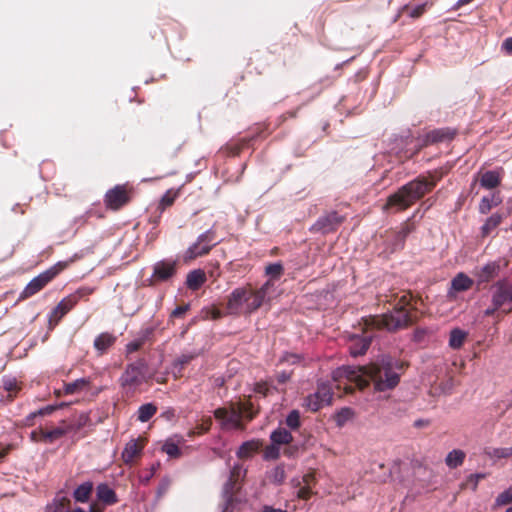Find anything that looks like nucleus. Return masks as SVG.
<instances>
[{"label":"nucleus","instance_id":"obj_1","mask_svg":"<svg viewBox=\"0 0 512 512\" xmlns=\"http://www.w3.org/2000/svg\"><path fill=\"white\" fill-rule=\"evenodd\" d=\"M332 379L338 383V387L344 383L346 393L351 392L352 389L344 381L355 383L359 389H364L371 381L375 392H386L399 384L400 376L390 364L383 363L358 368L342 366L332 372Z\"/></svg>","mask_w":512,"mask_h":512},{"label":"nucleus","instance_id":"obj_2","mask_svg":"<svg viewBox=\"0 0 512 512\" xmlns=\"http://www.w3.org/2000/svg\"><path fill=\"white\" fill-rule=\"evenodd\" d=\"M265 295V287L258 290L251 285L238 287L228 297L227 312L232 315L251 314L262 305Z\"/></svg>","mask_w":512,"mask_h":512},{"label":"nucleus","instance_id":"obj_3","mask_svg":"<svg viewBox=\"0 0 512 512\" xmlns=\"http://www.w3.org/2000/svg\"><path fill=\"white\" fill-rule=\"evenodd\" d=\"M76 259L72 257L65 261H59L47 270L43 271L36 277H34L24 288L22 292V298H28L33 296L42 290L49 282H51L57 275L68 268Z\"/></svg>","mask_w":512,"mask_h":512},{"label":"nucleus","instance_id":"obj_4","mask_svg":"<svg viewBox=\"0 0 512 512\" xmlns=\"http://www.w3.org/2000/svg\"><path fill=\"white\" fill-rule=\"evenodd\" d=\"M409 322V315L403 308L396 309L391 313L380 316H370L365 319V325L371 329L395 331L406 327Z\"/></svg>","mask_w":512,"mask_h":512},{"label":"nucleus","instance_id":"obj_5","mask_svg":"<svg viewBox=\"0 0 512 512\" xmlns=\"http://www.w3.org/2000/svg\"><path fill=\"white\" fill-rule=\"evenodd\" d=\"M491 293L492 307L485 310L486 316L493 315L497 310L505 313L512 311V283L499 280L491 287Z\"/></svg>","mask_w":512,"mask_h":512},{"label":"nucleus","instance_id":"obj_6","mask_svg":"<svg viewBox=\"0 0 512 512\" xmlns=\"http://www.w3.org/2000/svg\"><path fill=\"white\" fill-rule=\"evenodd\" d=\"M246 406L231 404L229 408H218L215 410L214 416L220 422L223 429L242 430L244 428L242 418Z\"/></svg>","mask_w":512,"mask_h":512},{"label":"nucleus","instance_id":"obj_7","mask_svg":"<svg viewBox=\"0 0 512 512\" xmlns=\"http://www.w3.org/2000/svg\"><path fill=\"white\" fill-rule=\"evenodd\" d=\"M133 194V187L129 184L116 185L106 192L104 204L107 209L119 210L131 201Z\"/></svg>","mask_w":512,"mask_h":512},{"label":"nucleus","instance_id":"obj_8","mask_svg":"<svg viewBox=\"0 0 512 512\" xmlns=\"http://www.w3.org/2000/svg\"><path fill=\"white\" fill-rule=\"evenodd\" d=\"M216 244L213 231L208 230L202 233L184 252L183 261L188 263L198 257L207 255Z\"/></svg>","mask_w":512,"mask_h":512},{"label":"nucleus","instance_id":"obj_9","mask_svg":"<svg viewBox=\"0 0 512 512\" xmlns=\"http://www.w3.org/2000/svg\"><path fill=\"white\" fill-rule=\"evenodd\" d=\"M90 293H92V289L79 288L74 293L63 298L49 316L50 325H57L61 318L72 310L84 295Z\"/></svg>","mask_w":512,"mask_h":512},{"label":"nucleus","instance_id":"obj_10","mask_svg":"<svg viewBox=\"0 0 512 512\" xmlns=\"http://www.w3.org/2000/svg\"><path fill=\"white\" fill-rule=\"evenodd\" d=\"M333 400V392L329 384L319 383L315 393L308 395L305 399L304 406L316 412L325 406L331 405Z\"/></svg>","mask_w":512,"mask_h":512},{"label":"nucleus","instance_id":"obj_11","mask_svg":"<svg viewBox=\"0 0 512 512\" xmlns=\"http://www.w3.org/2000/svg\"><path fill=\"white\" fill-rule=\"evenodd\" d=\"M344 218L336 212H330L320 217L311 227L312 231L321 232L323 234L332 232L343 222Z\"/></svg>","mask_w":512,"mask_h":512},{"label":"nucleus","instance_id":"obj_12","mask_svg":"<svg viewBox=\"0 0 512 512\" xmlns=\"http://www.w3.org/2000/svg\"><path fill=\"white\" fill-rule=\"evenodd\" d=\"M403 187L405 188L410 199L414 203L416 200L423 197L434 187V182H429L425 179H417L409 182Z\"/></svg>","mask_w":512,"mask_h":512},{"label":"nucleus","instance_id":"obj_13","mask_svg":"<svg viewBox=\"0 0 512 512\" xmlns=\"http://www.w3.org/2000/svg\"><path fill=\"white\" fill-rule=\"evenodd\" d=\"M413 204L407 191L404 187H401L396 193L391 195L383 209L388 210L389 208L396 207L398 210H405Z\"/></svg>","mask_w":512,"mask_h":512},{"label":"nucleus","instance_id":"obj_14","mask_svg":"<svg viewBox=\"0 0 512 512\" xmlns=\"http://www.w3.org/2000/svg\"><path fill=\"white\" fill-rule=\"evenodd\" d=\"M123 387L134 389L143 383V371L139 366H129L121 377Z\"/></svg>","mask_w":512,"mask_h":512},{"label":"nucleus","instance_id":"obj_15","mask_svg":"<svg viewBox=\"0 0 512 512\" xmlns=\"http://www.w3.org/2000/svg\"><path fill=\"white\" fill-rule=\"evenodd\" d=\"M67 433V429L57 427L52 430L38 429L31 433V439L36 442L52 443Z\"/></svg>","mask_w":512,"mask_h":512},{"label":"nucleus","instance_id":"obj_16","mask_svg":"<svg viewBox=\"0 0 512 512\" xmlns=\"http://www.w3.org/2000/svg\"><path fill=\"white\" fill-rule=\"evenodd\" d=\"M145 446V440L141 437L131 439L122 452V459L125 463H132L134 459L140 455Z\"/></svg>","mask_w":512,"mask_h":512},{"label":"nucleus","instance_id":"obj_17","mask_svg":"<svg viewBox=\"0 0 512 512\" xmlns=\"http://www.w3.org/2000/svg\"><path fill=\"white\" fill-rule=\"evenodd\" d=\"M176 272V263L174 261H160L155 264L153 277L156 280L165 281L171 278Z\"/></svg>","mask_w":512,"mask_h":512},{"label":"nucleus","instance_id":"obj_18","mask_svg":"<svg viewBox=\"0 0 512 512\" xmlns=\"http://www.w3.org/2000/svg\"><path fill=\"white\" fill-rule=\"evenodd\" d=\"M97 499L104 505H113L118 502L115 491L107 484H99L96 488Z\"/></svg>","mask_w":512,"mask_h":512},{"label":"nucleus","instance_id":"obj_19","mask_svg":"<svg viewBox=\"0 0 512 512\" xmlns=\"http://www.w3.org/2000/svg\"><path fill=\"white\" fill-rule=\"evenodd\" d=\"M499 273V265L496 262H490L479 269L475 275L478 283H486L494 279Z\"/></svg>","mask_w":512,"mask_h":512},{"label":"nucleus","instance_id":"obj_20","mask_svg":"<svg viewBox=\"0 0 512 512\" xmlns=\"http://www.w3.org/2000/svg\"><path fill=\"white\" fill-rule=\"evenodd\" d=\"M206 274L201 269H195L188 273L186 285L189 289L196 291L206 282Z\"/></svg>","mask_w":512,"mask_h":512},{"label":"nucleus","instance_id":"obj_21","mask_svg":"<svg viewBox=\"0 0 512 512\" xmlns=\"http://www.w3.org/2000/svg\"><path fill=\"white\" fill-rule=\"evenodd\" d=\"M116 342V336L104 332L98 335L94 340V347L97 351H99L101 354H103L107 349H109L111 346L114 345Z\"/></svg>","mask_w":512,"mask_h":512},{"label":"nucleus","instance_id":"obj_22","mask_svg":"<svg viewBox=\"0 0 512 512\" xmlns=\"http://www.w3.org/2000/svg\"><path fill=\"white\" fill-rule=\"evenodd\" d=\"M370 346V339L367 337H353L349 346L350 354L354 357L363 355Z\"/></svg>","mask_w":512,"mask_h":512},{"label":"nucleus","instance_id":"obj_23","mask_svg":"<svg viewBox=\"0 0 512 512\" xmlns=\"http://www.w3.org/2000/svg\"><path fill=\"white\" fill-rule=\"evenodd\" d=\"M263 443L259 439H253L244 442L238 449L237 455L239 458H248L253 453L257 452L261 447Z\"/></svg>","mask_w":512,"mask_h":512},{"label":"nucleus","instance_id":"obj_24","mask_svg":"<svg viewBox=\"0 0 512 512\" xmlns=\"http://www.w3.org/2000/svg\"><path fill=\"white\" fill-rule=\"evenodd\" d=\"M465 457L466 454L464 451L460 449H454L447 454L445 463L449 468L454 469L463 464Z\"/></svg>","mask_w":512,"mask_h":512},{"label":"nucleus","instance_id":"obj_25","mask_svg":"<svg viewBox=\"0 0 512 512\" xmlns=\"http://www.w3.org/2000/svg\"><path fill=\"white\" fill-rule=\"evenodd\" d=\"M270 440L279 446L286 445L292 442L293 436L285 428H278L271 433Z\"/></svg>","mask_w":512,"mask_h":512},{"label":"nucleus","instance_id":"obj_26","mask_svg":"<svg viewBox=\"0 0 512 512\" xmlns=\"http://www.w3.org/2000/svg\"><path fill=\"white\" fill-rule=\"evenodd\" d=\"M93 489L91 482H85L79 485L73 492V498L77 502L85 503L89 500Z\"/></svg>","mask_w":512,"mask_h":512},{"label":"nucleus","instance_id":"obj_27","mask_svg":"<svg viewBox=\"0 0 512 512\" xmlns=\"http://www.w3.org/2000/svg\"><path fill=\"white\" fill-rule=\"evenodd\" d=\"M451 285L452 289L457 292L466 291L472 287L473 281L464 273H459L453 278Z\"/></svg>","mask_w":512,"mask_h":512},{"label":"nucleus","instance_id":"obj_28","mask_svg":"<svg viewBox=\"0 0 512 512\" xmlns=\"http://www.w3.org/2000/svg\"><path fill=\"white\" fill-rule=\"evenodd\" d=\"M480 183L484 188H495L500 184V175L495 171H487L482 175Z\"/></svg>","mask_w":512,"mask_h":512},{"label":"nucleus","instance_id":"obj_29","mask_svg":"<svg viewBox=\"0 0 512 512\" xmlns=\"http://www.w3.org/2000/svg\"><path fill=\"white\" fill-rule=\"evenodd\" d=\"M354 411L351 408L345 407L337 411L333 419L338 427H343L347 422L353 419Z\"/></svg>","mask_w":512,"mask_h":512},{"label":"nucleus","instance_id":"obj_30","mask_svg":"<svg viewBox=\"0 0 512 512\" xmlns=\"http://www.w3.org/2000/svg\"><path fill=\"white\" fill-rule=\"evenodd\" d=\"M453 136H454V133L450 132L448 130H434V131L429 132L426 135L425 141L427 144L436 143V142L443 141L446 138L451 139V138H453Z\"/></svg>","mask_w":512,"mask_h":512},{"label":"nucleus","instance_id":"obj_31","mask_svg":"<svg viewBox=\"0 0 512 512\" xmlns=\"http://www.w3.org/2000/svg\"><path fill=\"white\" fill-rule=\"evenodd\" d=\"M467 337V333L461 329H453L450 333L449 345L453 349L460 348L465 339Z\"/></svg>","mask_w":512,"mask_h":512},{"label":"nucleus","instance_id":"obj_32","mask_svg":"<svg viewBox=\"0 0 512 512\" xmlns=\"http://www.w3.org/2000/svg\"><path fill=\"white\" fill-rule=\"evenodd\" d=\"M157 412V407L152 403H147L139 407L138 409V420L140 422H147Z\"/></svg>","mask_w":512,"mask_h":512},{"label":"nucleus","instance_id":"obj_33","mask_svg":"<svg viewBox=\"0 0 512 512\" xmlns=\"http://www.w3.org/2000/svg\"><path fill=\"white\" fill-rule=\"evenodd\" d=\"M180 189H169L165 192V194L162 196L159 202V209L161 211L165 210L166 208L170 207L175 199L179 195Z\"/></svg>","mask_w":512,"mask_h":512},{"label":"nucleus","instance_id":"obj_34","mask_svg":"<svg viewBox=\"0 0 512 512\" xmlns=\"http://www.w3.org/2000/svg\"><path fill=\"white\" fill-rule=\"evenodd\" d=\"M502 221V217L499 214H493L490 216L484 225L482 226V235L488 236L493 230H495Z\"/></svg>","mask_w":512,"mask_h":512},{"label":"nucleus","instance_id":"obj_35","mask_svg":"<svg viewBox=\"0 0 512 512\" xmlns=\"http://www.w3.org/2000/svg\"><path fill=\"white\" fill-rule=\"evenodd\" d=\"M501 202L498 195H492L489 197H483L479 204V211L482 214H487L493 206H497Z\"/></svg>","mask_w":512,"mask_h":512},{"label":"nucleus","instance_id":"obj_36","mask_svg":"<svg viewBox=\"0 0 512 512\" xmlns=\"http://www.w3.org/2000/svg\"><path fill=\"white\" fill-rule=\"evenodd\" d=\"M89 380L85 378L77 379L74 382L68 383L64 386L65 394H74L87 386H89Z\"/></svg>","mask_w":512,"mask_h":512},{"label":"nucleus","instance_id":"obj_37","mask_svg":"<svg viewBox=\"0 0 512 512\" xmlns=\"http://www.w3.org/2000/svg\"><path fill=\"white\" fill-rule=\"evenodd\" d=\"M162 451L171 458H178L181 455L178 445L170 439L163 444Z\"/></svg>","mask_w":512,"mask_h":512},{"label":"nucleus","instance_id":"obj_38","mask_svg":"<svg viewBox=\"0 0 512 512\" xmlns=\"http://www.w3.org/2000/svg\"><path fill=\"white\" fill-rule=\"evenodd\" d=\"M487 455L492 459H500L512 456V448H493L487 451Z\"/></svg>","mask_w":512,"mask_h":512},{"label":"nucleus","instance_id":"obj_39","mask_svg":"<svg viewBox=\"0 0 512 512\" xmlns=\"http://www.w3.org/2000/svg\"><path fill=\"white\" fill-rule=\"evenodd\" d=\"M280 456V448H279V445L271 442L270 445H268L265 450H264V454H263V457L264 459L266 460H276L278 459Z\"/></svg>","mask_w":512,"mask_h":512},{"label":"nucleus","instance_id":"obj_40","mask_svg":"<svg viewBox=\"0 0 512 512\" xmlns=\"http://www.w3.org/2000/svg\"><path fill=\"white\" fill-rule=\"evenodd\" d=\"M3 387L7 392L10 393V397H12V393L16 394L20 390L17 380L10 377L3 379Z\"/></svg>","mask_w":512,"mask_h":512},{"label":"nucleus","instance_id":"obj_41","mask_svg":"<svg viewBox=\"0 0 512 512\" xmlns=\"http://www.w3.org/2000/svg\"><path fill=\"white\" fill-rule=\"evenodd\" d=\"M496 504L498 506L507 505L512 502V487H509L502 493H500L496 498Z\"/></svg>","mask_w":512,"mask_h":512},{"label":"nucleus","instance_id":"obj_42","mask_svg":"<svg viewBox=\"0 0 512 512\" xmlns=\"http://www.w3.org/2000/svg\"><path fill=\"white\" fill-rule=\"evenodd\" d=\"M286 424L291 429H297L300 426V414L297 410H292L287 418H286Z\"/></svg>","mask_w":512,"mask_h":512},{"label":"nucleus","instance_id":"obj_43","mask_svg":"<svg viewBox=\"0 0 512 512\" xmlns=\"http://www.w3.org/2000/svg\"><path fill=\"white\" fill-rule=\"evenodd\" d=\"M431 5H432V3H429V2H425L420 5H417L409 10V16L411 18H419L425 13L427 7H429Z\"/></svg>","mask_w":512,"mask_h":512},{"label":"nucleus","instance_id":"obj_44","mask_svg":"<svg viewBox=\"0 0 512 512\" xmlns=\"http://www.w3.org/2000/svg\"><path fill=\"white\" fill-rule=\"evenodd\" d=\"M283 267L280 263H273L266 267V274L272 277H280L282 274Z\"/></svg>","mask_w":512,"mask_h":512},{"label":"nucleus","instance_id":"obj_45","mask_svg":"<svg viewBox=\"0 0 512 512\" xmlns=\"http://www.w3.org/2000/svg\"><path fill=\"white\" fill-rule=\"evenodd\" d=\"M143 343H144L143 339H137V340H133V341L129 342L126 345L127 353H134V352L138 351L141 348V346L143 345Z\"/></svg>","mask_w":512,"mask_h":512},{"label":"nucleus","instance_id":"obj_46","mask_svg":"<svg viewBox=\"0 0 512 512\" xmlns=\"http://www.w3.org/2000/svg\"><path fill=\"white\" fill-rule=\"evenodd\" d=\"M59 407H63V404L59 405V406H55V405H49V406H46L44 408H41L39 409L38 411L34 412L31 414V417H35L37 415H46V414H50L52 412H54L57 408Z\"/></svg>","mask_w":512,"mask_h":512},{"label":"nucleus","instance_id":"obj_47","mask_svg":"<svg viewBox=\"0 0 512 512\" xmlns=\"http://www.w3.org/2000/svg\"><path fill=\"white\" fill-rule=\"evenodd\" d=\"M281 361L282 362H286V363H290V364H296V363H299L301 361V357L299 355H296V354H285L282 358H281Z\"/></svg>","mask_w":512,"mask_h":512},{"label":"nucleus","instance_id":"obj_48","mask_svg":"<svg viewBox=\"0 0 512 512\" xmlns=\"http://www.w3.org/2000/svg\"><path fill=\"white\" fill-rule=\"evenodd\" d=\"M235 405H247L246 408L244 409V413H243V417H246L248 419H252L254 417V412L252 411V404L249 403V402H244V403H236Z\"/></svg>","mask_w":512,"mask_h":512},{"label":"nucleus","instance_id":"obj_49","mask_svg":"<svg viewBox=\"0 0 512 512\" xmlns=\"http://www.w3.org/2000/svg\"><path fill=\"white\" fill-rule=\"evenodd\" d=\"M311 493L312 492H311L309 486H304V487L300 488L299 491L297 492V497L300 499H303V500H307L310 498Z\"/></svg>","mask_w":512,"mask_h":512},{"label":"nucleus","instance_id":"obj_50","mask_svg":"<svg viewBox=\"0 0 512 512\" xmlns=\"http://www.w3.org/2000/svg\"><path fill=\"white\" fill-rule=\"evenodd\" d=\"M284 477H285L284 469L282 467H276L274 469V479H275V481L280 483V482H282L284 480Z\"/></svg>","mask_w":512,"mask_h":512},{"label":"nucleus","instance_id":"obj_51","mask_svg":"<svg viewBox=\"0 0 512 512\" xmlns=\"http://www.w3.org/2000/svg\"><path fill=\"white\" fill-rule=\"evenodd\" d=\"M188 309H189L188 305L178 306L173 310L172 315L175 317L182 316L184 313H186L188 311Z\"/></svg>","mask_w":512,"mask_h":512},{"label":"nucleus","instance_id":"obj_52","mask_svg":"<svg viewBox=\"0 0 512 512\" xmlns=\"http://www.w3.org/2000/svg\"><path fill=\"white\" fill-rule=\"evenodd\" d=\"M89 512H104V506L99 502H93L90 504Z\"/></svg>","mask_w":512,"mask_h":512},{"label":"nucleus","instance_id":"obj_53","mask_svg":"<svg viewBox=\"0 0 512 512\" xmlns=\"http://www.w3.org/2000/svg\"><path fill=\"white\" fill-rule=\"evenodd\" d=\"M502 48L508 53L512 54V37H509L504 40L502 44Z\"/></svg>","mask_w":512,"mask_h":512},{"label":"nucleus","instance_id":"obj_54","mask_svg":"<svg viewBox=\"0 0 512 512\" xmlns=\"http://www.w3.org/2000/svg\"><path fill=\"white\" fill-rule=\"evenodd\" d=\"M211 425H212L211 419H207L206 421H204L201 424V426L199 427V431L197 433L201 434V433L207 432L210 429Z\"/></svg>","mask_w":512,"mask_h":512},{"label":"nucleus","instance_id":"obj_55","mask_svg":"<svg viewBox=\"0 0 512 512\" xmlns=\"http://www.w3.org/2000/svg\"><path fill=\"white\" fill-rule=\"evenodd\" d=\"M290 378H291V374L290 373L282 372V373L278 374L277 381L279 383L283 384V383H286L287 381H289Z\"/></svg>","mask_w":512,"mask_h":512},{"label":"nucleus","instance_id":"obj_56","mask_svg":"<svg viewBox=\"0 0 512 512\" xmlns=\"http://www.w3.org/2000/svg\"><path fill=\"white\" fill-rule=\"evenodd\" d=\"M314 480V474L308 473L303 476V482L305 483V486H309V484Z\"/></svg>","mask_w":512,"mask_h":512},{"label":"nucleus","instance_id":"obj_57","mask_svg":"<svg viewBox=\"0 0 512 512\" xmlns=\"http://www.w3.org/2000/svg\"><path fill=\"white\" fill-rule=\"evenodd\" d=\"M256 392L263 393L264 395L268 391V387L266 384H257L255 388Z\"/></svg>","mask_w":512,"mask_h":512},{"label":"nucleus","instance_id":"obj_58","mask_svg":"<svg viewBox=\"0 0 512 512\" xmlns=\"http://www.w3.org/2000/svg\"><path fill=\"white\" fill-rule=\"evenodd\" d=\"M263 512H286V511L282 510V509H279V508H274V507H271V506H264Z\"/></svg>","mask_w":512,"mask_h":512},{"label":"nucleus","instance_id":"obj_59","mask_svg":"<svg viewBox=\"0 0 512 512\" xmlns=\"http://www.w3.org/2000/svg\"><path fill=\"white\" fill-rule=\"evenodd\" d=\"M9 450H10V446L9 445L0 448V460L2 458H4L8 454Z\"/></svg>","mask_w":512,"mask_h":512},{"label":"nucleus","instance_id":"obj_60","mask_svg":"<svg viewBox=\"0 0 512 512\" xmlns=\"http://www.w3.org/2000/svg\"><path fill=\"white\" fill-rule=\"evenodd\" d=\"M222 316V313L220 310L218 309H213L212 312H211V318L212 319H219L220 317Z\"/></svg>","mask_w":512,"mask_h":512},{"label":"nucleus","instance_id":"obj_61","mask_svg":"<svg viewBox=\"0 0 512 512\" xmlns=\"http://www.w3.org/2000/svg\"><path fill=\"white\" fill-rule=\"evenodd\" d=\"M188 362V359H184V360H181V363H187Z\"/></svg>","mask_w":512,"mask_h":512},{"label":"nucleus","instance_id":"obj_62","mask_svg":"<svg viewBox=\"0 0 512 512\" xmlns=\"http://www.w3.org/2000/svg\"><path fill=\"white\" fill-rule=\"evenodd\" d=\"M506 512H512V506H511V507H509V508L506 510Z\"/></svg>","mask_w":512,"mask_h":512},{"label":"nucleus","instance_id":"obj_63","mask_svg":"<svg viewBox=\"0 0 512 512\" xmlns=\"http://www.w3.org/2000/svg\"><path fill=\"white\" fill-rule=\"evenodd\" d=\"M416 425H417V426H420V425H422V422L417 421V422H416Z\"/></svg>","mask_w":512,"mask_h":512}]
</instances>
